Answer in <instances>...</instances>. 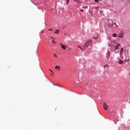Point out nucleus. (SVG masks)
<instances>
[{
    "label": "nucleus",
    "instance_id": "nucleus-1",
    "mask_svg": "<svg viewBox=\"0 0 130 130\" xmlns=\"http://www.w3.org/2000/svg\"><path fill=\"white\" fill-rule=\"evenodd\" d=\"M123 36H124V32L122 30L120 31V32L117 35L118 38L123 39Z\"/></svg>",
    "mask_w": 130,
    "mask_h": 130
},
{
    "label": "nucleus",
    "instance_id": "nucleus-2",
    "mask_svg": "<svg viewBox=\"0 0 130 130\" xmlns=\"http://www.w3.org/2000/svg\"><path fill=\"white\" fill-rule=\"evenodd\" d=\"M89 46H91V42L87 41L84 45V49H86L87 47H89Z\"/></svg>",
    "mask_w": 130,
    "mask_h": 130
},
{
    "label": "nucleus",
    "instance_id": "nucleus-3",
    "mask_svg": "<svg viewBox=\"0 0 130 130\" xmlns=\"http://www.w3.org/2000/svg\"><path fill=\"white\" fill-rule=\"evenodd\" d=\"M103 108L105 109V110H107L108 108H109V107L107 104L104 103L103 104Z\"/></svg>",
    "mask_w": 130,
    "mask_h": 130
},
{
    "label": "nucleus",
    "instance_id": "nucleus-4",
    "mask_svg": "<svg viewBox=\"0 0 130 130\" xmlns=\"http://www.w3.org/2000/svg\"><path fill=\"white\" fill-rule=\"evenodd\" d=\"M123 48H121V50L120 51V56L121 58L123 57Z\"/></svg>",
    "mask_w": 130,
    "mask_h": 130
},
{
    "label": "nucleus",
    "instance_id": "nucleus-5",
    "mask_svg": "<svg viewBox=\"0 0 130 130\" xmlns=\"http://www.w3.org/2000/svg\"><path fill=\"white\" fill-rule=\"evenodd\" d=\"M60 45H61V48H62V49H63V50H66L67 46L63 45L62 44H60Z\"/></svg>",
    "mask_w": 130,
    "mask_h": 130
},
{
    "label": "nucleus",
    "instance_id": "nucleus-6",
    "mask_svg": "<svg viewBox=\"0 0 130 130\" xmlns=\"http://www.w3.org/2000/svg\"><path fill=\"white\" fill-rule=\"evenodd\" d=\"M119 46H120V44H118L115 46L114 50H117V49H118Z\"/></svg>",
    "mask_w": 130,
    "mask_h": 130
},
{
    "label": "nucleus",
    "instance_id": "nucleus-7",
    "mask_svg": "<svg viewBox=\"0 0 130 130\" xmlns=\"http://www.w3.org/2000/svg\"><path fill=\"white\" fill-rule=\"evenodd\" d=\"M118 62L119 63V64H122V63H123V61L120 59Z\"/></svg>",
    "mask_w": 130,
    "mask_h": 130
},
{
    "label": "nucleus",
    "instance_id": "nucleus-8",
    "mask_svg": "<svg viewBox=\"0 0 130 130\" xmlns=\"http://www.w3.org/2000/svg\"><path fill=\"white\" fill-rule=\"evenodd\" d=\"M55 69L56 70H58V71H59V70H60V68L59 66H56V67H55Z\"/></svg>",
    "mask_w": 130,
    "mask_h": 130
},
{
    "label": "nucleus",
    "instance_id": "nucleus-9",
    "mask_svg": "<svg viewBox=\"0 0 130 130\" xmlns=\"http://www.w3.org/2000/svg\"><path fill=\"white\" fill-rule=\"evenodd\" d=\"M112 36H113V37L116 38V37H117V34H112Z\"/></svg>",
    "mask_w": 130,
    "mask_h": 130
},
{
    "label": "nucleus",
    "instance_id": "nucleus-10",
    "mask_svg": "<svg viewBox=\"0 0 130 130\" xmlns=\"http://www.w3.org/2000/svg\"><path fill=\"white\" fill-rule=\"evenodd\" d=\"M77 47L78 48H80L81 50L83 51V48H82V47H81V46H80L79 45L77 46Z\"/></svg>",
    "mask_w": 130,
    "mask_h": 130
},
{
    "label": "nucleus",
    "instance_id": "nucleus-11",
    "mask_svg": "<svg viewBox=\"0 0 130 130\" xmlns=\"http://www.w3.org/2000/svg\"><path fill=\"white\" fill-rule=\"evenodd\" d=\"M54 57H55L56 58H57V55H56V54H53Z\"/></svg>",
    "mask_w": 130,
    "mask_h": 130
},
{
    "label": "nucleus",
    "instance_id": "nucleus-12",
    "mask_svg": "<svg viewBox=\"0 0 130 130\" xmlns=\"http://www.w3.org/2000/svg\"><path fill=\"white\" fill-rule=\"evenodd\" d=\"M69 3H70V0H67V5H69Z\"/></svg>",
    "mask_w": 130,
    "mask_h": 130
},
{
    "label": "nucleus",
    "instance_id": "nucleus-13",
    "mask_svg": "<svg viewBox=\"0 0 130 130\" xmlns=\"http://www.w3.org/2000/svg\"><path fill=\"white\" fill-rule=\"evenodd\" d=\"M56 31H55V33H56V34H58V30L56 29Z\"/></svg>",
    "mask_w": 130,
    "mask_h": 130
},
{
    "label": "nucleus",
    "instance_id": "nucleus-14",
    "mask_svg": "<svg viewBox=\"0 0 130 130\" xmlns=\"http://www.w3.org/2000/svg\"><path fill=\"white\" fill-rule=\"evenodd\" d=\"M52 43H53V44H55V43L54 42V39L52 40Z\"/></svg>",
    "mask_w": 130,
    "mask_h": 130
},
{
    "label": "nucleus",
    "instance_id": "nucleus-15",
    "mask_svg": "<svg viewBox=\"0 0 130 130\" xmlns=\"http://www.w3.org/2000/svg\"><path fill=\"white\" fill-rule=\"evenodd\" d=\"M94 1L95 2V3H98V2H99V0H94Z\"/></svg>",
    "mask_w": 130,
    "mask_h": 130
},
{
    "label": "nucleus",
    "instance_id": "nucleus-16",
    "mask_svg": "<svg viewBox=\"0 0 130 130\" xmlns=\"http://www.w3.org/2000/svg\"><path fill=\"white\" fill-rule=\"evenodd\" d=\"M74 2H75V3H77V2H78V0H73Z\"/></svg>",
    "mask_w": 130,
    "mask_h": 130
},
{
    "label": "nucleus",
    "instance_id": "nucleus-17",
    "mask_svg": "<svg viewBox=\"0 0 130 130\" xmlns=\"http://www.w3.org/2000/svg\"><path fill=\"white\" fill-rule=\"evenodd\" d=\"M106 67H108V65H106V66H105L104 67V69H105V68H106Z\"/></svg>",
    "mask_w": 130,
    "mask_h": 130
},
{
    "label": "nucleus",
    "instance_id": "nucleus-18",
    "mask_svg": "<svg viewBox=\"0 0 130 130\" xmlns=\"http://www.w3.org/2000/svg\"><path fill=\"white\" fill-rule=\"evenodd\" d=\"M49 71H50V72H51V73H52V74H53V72H52V70L49 69Z\"/></svg>",
    "mask_w": 130,
    "mask_h": 130
},
{
    "label": "nucleus",
    "instance_id": "nucleus-19",
    "mask_svg": "<svg viewBox=\"0 0 130 130\" xmlns=\"http://www.w3.org/2000/svg\"><path fill=\"white\" fill-rule=\"evenodd\" d=\"M80 12H84V10L83 9L80 10Z\"/></svg>",
    "mask_w": 130,
    "mask_h": 130
},
{
    "label": "nucleus",
    "instance_id": "nucleus-20",
    "mask_svg": "<svg viewBox=\"0 0 130 130\" xmlns=\"http://www.w3.org/2000/svg\"><path fill=\"white\" fill-rule=\"evenodd\" d=\"M49 31H52V29H51V28L49 29Z\"/></svg>",
    "mask_w": 130,
    "mask_h": 130
},
{
    "label": "nucleus",
    "instance_id": "nucleus-21",
    "mask_svg": "<svg viewBox=\"0 0 130 130\" xmlns=\"http://www.w3.org/2000/svg\"><path fill=\"white\" fill-rule=\"evenodd\" d=\"M51 38L52 39H53V40H54V38L51 37Z\"/></svg>",
    "mask_w": 130,
    "mask_h": 130
},
{
    "label": "nucleus",
    "instance_id": "nucleus-22",
    "mask_svg": "<svg viewBox=\"0 0 130 130\" xmlns=\"http://www.w3.org/2000/svg\"><path fill=\"white\" fill-rule=\"evenodd\" d=\"M125 61H129V59H127L125 60Z\"/></svg>",
    "mask_w": 130,
    "mask_h": 130
},
{
    "label": "nucleus",
    "instance_id": "nucleus-23",
    "mask_svg": "<svg viewBox=\"0 0 130 130\" xmlns=\"http://www.w3.org/2000/svg\"><path fill=\"white\" fill-rule=\"evenodd\" d=\"M126 51L127 53H128V50H126Z\"/></svg>",
    "mask_w": 130,
    "mask_h": 130
},
{
    "label": "nucleus",
    "instance_id": "nucleus-24",
    "mask_svg": "<svg viewBox=\"0 0 130 130\" xmlns=\"http://www.w3.org/2000/svg\"><path fill=\"white\" fill-rule=\"evenodd\" d=\"M97 38H98V37L94 38L95 39H97Z\"/></svg>",
    "mask_w": 130,
    "mask_h": 130
},
{
    "label": "nucleus",
    "instance_id": "nucleus-25",
    "mask_svg": "<svg viewBox=\"0 0 130 130\" xmlns=\"http://www.w3.org/2000/svg\"><path fill=\"white\" fill-rule=\"evenodd\" d=\"M114 25H116V23H114Z\"/></svg>",
    "mask_w": 130,
    "mask_h": 130
},
{
    "label": "nucleus",
    "instance_id": "nucleus-26",
    "mask_svg": "<svg viewBox=\"0 0 130 130\" xmlns=\"http://www.w3.org/2000/svg\"><path fill=\"white\" fill-rule=\"evenodd\" d=\"M116 26L117 27H118V25H116Z\"/></svg>",
    "mask_w": 130,
    "mask_h": 130
},
{
    "label": "nucleus",
    "instance_id": "nucleus-27",
    "mask_svg": "<svg viewBox=\"0 0 130 130\" xmlns=\"http://www.w3.org/2000/svg\"><path fill=\"white\" fill-rule=\"evenodd\" d=\"M108 56H110V54H109Z\"/></svg>",
    "mask_w": 130,
    "mask_h": 130
},
{
    "label": "nucleus",
    "instance_id": "nucleus-28",
    "mask_svg": "<svg viewBox=\"0 0 130 130\" xmlns=\"http://www.w3.org/2000/svg\"><path fill=\"white\" fill-rule=\"evenodd\" d=\"M87 8H88L87 7H86V9H87Z\"/></svg>",
    "mask_w": 130,
    "mask_h": 130
},
{
    "label": "nucleus",
    "instance_id": "nucleus-29",
    "mask_svg": "<svg viewBox=\"0 0 130 130\" xmlns=\"http://www.w3.org/2000/svg\"><path fill=\"white\" fill-rule=\"evenodd\" d=\"M107 59H108V57H107Z\"/></svg>",
    "mask_w": 130,
    "mask_h": 130
},
{
    "label": "nucleus",
    "instance_id": "nucleus-30",
    "mask_svg": "<svg viewBox=\"0 0 130 130\" xmlns=\"http://www.w3.org/2000/svg\"><path fill=\"white\" fill-rule=\"evenodd\" d=\"M122 1H123V0H122Z\"/></svg>",
    "mask_w": 130,
    "mask_h": 130
}]
</instances>
